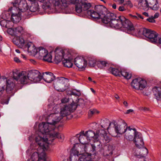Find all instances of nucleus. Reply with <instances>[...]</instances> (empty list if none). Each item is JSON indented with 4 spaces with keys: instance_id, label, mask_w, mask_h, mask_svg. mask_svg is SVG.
I'll list each match as a JSON object with an SVG mask.
<instances>
[{
    "instance_id": "nucleus-44",
    "label": "nucleus",
    "mask_w": 161,
    "mask_h": 161,
    "mask_svg": "<svg viewBox=\"0 0 161 161\" xmlns=\"http://www.w3.org/2000/svg\"><path fill=\"white\" fill-rule=\"evenodd\" d=\"M100 139L104 143H108L110 141V138L107 136V134L102 136Z\"/></svg>"
},
{
    "instance_id": "nucleus-12",
    "label": "nucleus",
    "mask_w": 161,
    "mask_h": 161,
    "mask_svg": "<svg viewBox=\"0 0 161 161\" xmlns=\"http://www.w3.org/2000/svg\"><path fill=\"white\" fill-rule=\"evenodd\" d=\"M17 8H10L8 10L11 11V20L14 23H17L19 22L21 19V13L20 11H17Z\"/></svg>"
},
{
    "instance_id": "nucleus-8",
    "label": "nucleus",
    "mask_w": 161,
    "mask_h": 161,
    "mask_svg": "<svg viewBox=\"0 0 161 161\" xmlns=\"http://www.w3.org/2000/svg\"><path fill=\"white\" fill-rule=\"evenodd\" d=\"M108 69L110 73L116 76H120V74L127 80L130 79L131 77V74L127 72L125 70L121 71L119 70V69L111 67H110Z\"/></svg>"
},
{
    "instance_id": "nucleus-13",
    "label": "nucleus",
    "mask_w": 161,
    "mask_h": 161,
    "mask_svg": "<svg viewBox=\"0 0 161 161\" xmlns=\"http://www.w3.org/2000/svg\"><path fill=\"white\" fill-rule=\"evenodd\" d=\"M55 56L54 61L56 64H58L66 56L65 53H68V52L67 50L56 48L55 50Z\"/></svg>"
},
{
    "instance_id": "nucleus-24",
    "label": "nucleus",
    "mask_w": 161,
    "mask_h": 161,
    "mask_svg": "<svg viewBox=\"0 0 161 161\" xmlns=\"http://www.w3.org/2000/svg\"><path fill=\"white\" fill-rule=\"evenodd\" d=\"M72 3L75 4V10L78 14L83 13V8L81 2L82 0H73Z\"/></svg>"
},
{
    "instance_id": "nucleus-37",
    "label": "nucleus",
    "mask_w": 161,
    "mask_h": 161,
    "mask_svg": "<svg viewBox=\"0 0 161 161\" xmlns=\"http://www.w3.org/2000/svg\"><path fill=\"white\" fill-rule=\"evenodd\" d=\"M39 10V5L37 2H34L31 3V5L30 8V10L31 12L38 11Z\"/></svg>"
},
{
    "instance_id": "nucleus-19",
    "label": "nucleus",
    "mask_w": 161,
    "mask_h": 161,
    "mask_svg": "<svg viewBox=\"0 0 161 161\" xmlns=\"http://www.w3.org/2000/svg\"><path fill=\"white\" fill-rule=\"evenodd\" d=\"M106 14V15L105 14L103 17V18L102 19V20L103 23L107 25L114 19L117 18L116 15L112 13L109 12Z\"/></svg>"
},
{
    "instance_id": "nucleus-18",
    "label": "nucleus",
    "mask_w": 161,
    "mask_h": 161,
    "mask_svg": "<svg viewBox=\"0 0 161 161\" xmlns=\"http://www.w3.org/2000/svg\"><path fill=\"white\" fill-rule=\"evenodd\" d=\"M121 28H125L128 31H131L134 30V28L131 22L125 17L124 20L121 21Z\"/></svg>"
},
{
    "instance_id": "nucleus-31",
    "label": "nucleus",
    "mask_w": 161,
    "mask_h": 161,
    "mask_svg": "<svg viewBox=\"0 0 161 161\" xmlns=\"http://www.w3.org/2000/svg\"><path fill=\"white\" fill-rule=\"evenodd\" d=\"M76 136L77 137H79V140L82 144H86L90 141L86 135H81L79 136V134H77Z\"/></svg>"
},
{
    "instance_id": "nucleus-23",
    "label": "nucleus",
    "mask_w": 161,
    "mask_h": 161,
    "mask_svg": "<svg viewBox=\"0 0 161 161\" xmlns=\"http://www.w3.org/2000/svg\"><path fill=\"white\" fill-rule=\"evenodd\" d=\"M67 55L68 56H65L64 60H63V63L64 66L68 68L71 67L73 65L72 60L73 58L71 57L70 53L68 52Z\"/></svg>"
},
{
    "instance_id": "nucleus-17",
    "label": "nucleus",
    "mask_w": 161,
    "mask_h": 161,
    "mask_svg": "<svg viewBox=\"0 0 161 161\" xmlns=\"http://www.w3.org/2000/svg\"><path fill=\"white\" fill-rule=\"evenodd\" d=\"M135 143L136 146L140 148L143 146L144 142L142 134L140 133H136L133 140Z\"/></svg>"
},
{
    "instance_id": "nucleus-45",
    "label": "nucleus",
    "mask_w": 161,
    "mask_h": 161,
    "mask_svg": "<svg viewBox=\"0 0 161 161\" xmlns=\"http://www.w3.org/2000/svg\"><path fill=\"white\" fill-rule=\"evenodd\" d=\"M97 133L98 134V136L100 137V138L102 136L106 135L105 131L104 129H101L98 130L97 131Z\"/></svg>"
},
{
    "instance_id": "nucleus-15",
    "label": "nucleus",
    "mask_w": 161,
    "mask_h": 161,
    "mask_svg": "<svg viewBox=\"0 0 161 161\" xmlns=\"http://www.w3.org/2000/svg\"><path fill=\"white\" fill-rule=\"evenodd\" d=\"M112 123L114 125L115 131L117 134H122L125 132L127 125L124 121H123V124L121 125H118L114 121Z\"/></svg>"
},
{
    "instance_id": "nucleus-32",
    "label": "nucleus",
    "mask_w": 161,
    "mask_h": 161,
    "mask_svg": "<svg viewBox=\"0 0 161 161\" xmlns=\"http://www.w3.org/2000/svg\"><path fill=\"white\" fill-rule=\"evenodd\" d=\"M86 0H82L81 3L83 8V13H87V10L91 6L90 3L86 2Z\"/></svg>"
},
{
    "instance_id": "nucleus-61",
    "label": "nucleus",
    "mask_w": 161,
    "mask_h": 161,
    "mask_svg": "<svg viewBox=\"0 0 161 161\" xmlns=\"http://www.w3.org/2000/svg\"><path fill=\"white\" fill-rule=\"evenodd\" d=\"M133 111V109H128L127 111V112L126 113V114H128L131 112H132Z\"/></svg>"
},
{
    "instance_id": "nucleus-50",
    "label": "nucleus",
    "mask_w": 161,
    "mask_h": 161,
    "mask_svg": "<svg viewBox=\"0 0 161 161\" xmlns=\"http://www.w3.org/2000/svg\"><path fill=\"white\" fill-rule=\"evenodd\" d=\"M69 101V99L68 98H64L62 99L61 100V104H62V106L63 105V103H65L68 102Z\"/></svg>"
},
{
    "instance_id": "nucleus-20",
    "label": "nucleus",
    "mask_w": 161,
    "mask_h": 161,
    "mask_svg": "<svg viewBox=\"0 0 161 161\" xmlns=\"http://www.w3.org/2000/svg\"><path fill=\"white\" fill-rule=\"evenodd\" d=\"M79 152L74 147L70 152V161H79Z\"/></svg>"
},
{
    "instance_id": "nucleus-34",
    "label": "nucleus",
    "mask_w": 161,
    "mask_h": 161,
    "mask_svg": "<svg viewBox=\"0 0 161 161\" xmlns=\"http://www.w3.org/2000/svg\"><path fill=\"white\" fill-rule=\"evenodd\" d=\"M139 4L143 9L144 10L148 9L149 6L147 0H140Z\"/></svg>"
},
{
    "instance_id": "nucleus-21",
    "label": "nucleus",
    "mask_w": 161,
    "mask_h": 161,
    "mask_svg": "<svg viewBox=\"0 0 161 161\" xmlns=\"http://www.w3.org/2000/svg\"><path fill=\"white\" fill-rule=\"evenodd\" d=\"M42 78L47 83H50L55 79V76L53 74L49 72L43 73Z\"/></svg>"
},
{
    "instance_id": "nucleus-25",
    "label": "nucleus",
    "mask_w": 161,
    "mask_h": 161,
    "mask_svg": "<svg viewBox=\"0 0 161 161\" xmlns=\"http://www.w3.org/2000/svg\"><path fill=\"white\" fill-rule=\"evenodd\" d=\"M11 23L12 22L10 21L7 22L5 20H2L0 22V24L2 26L8 28V29L7 31L8 33L12 35H15V34H14L15 31L14 28H8L9 27L8 25Z\"/></svg>"
},
{
    "instance_id": "nucleus-30",
    "label": "nucleus",
    "mask_w": 161,
    "mask_h": 161,
    "mask_svg": "<svg viewBox=\"0 0 161 161\" xmlns=\"http://www.w3.org/2000/svg\"><path fill=\"white\" fill-rule=\"evenodd\" d=\"M91 159V156L88 154V153H79V161H90Z\"/></svg>"
},
{
    "instance_id": "nucleus-38",
    "label": "nucleus",
    "mask_w": 161,
    "mask_h": 161,
    "mask_svg": "<svg viewBox=\"0 0 161 161\" xmlns=\"http://www.w3.org/2000/svg\"><path fill=\"white\" fill-rule=\"evenodd\" d=\"M98 67L100 69L109 67V64L105 61H99L97 63Z\"/></svg>"
},
{
    "instance_id": "nucleus-55",
    "label": "nucleus",
    "mask_w": 161,
    "mask_h": 161,
    "mask_svg": "<svg viewBox=\"0 0 161 161\" xmlns=\"http://www.w3.org/2000/svg\"><path fill=\"white\" fill-rule=\"evenodd\" d=\"M14 60L15 62L18 63H21V61L17 57H15L14 58Z\"/></svg>"
},
{
    "instance_id": "nucleus-2",
    "label": "nucleus",
    "mask_w": 161,
    "mask_h": 161,
    "mask_svg": "<svg viewBox=\"0 0 161 161\" xmlns=\"http://www.w3.org/2000/svg\"><path fill=\"white\" fill-rule=\"evenodd\" d=\"M57 138L60 141H62L64 138L63 134L58 132H55L48 134V133H41L38 128V136L36 137V147L34 148L35 151L32 154L31 160L32 161H46V154L44 151L48 146L49 141L52 142L55 139Z\"/></svg>"
},
{
    "instance_id": "nucleus-57",
    "label": "nucleus",
    "mask_w": 161,
    "mask_h": 161,
    "mask_svg": "<svg viewBox=\"0 0 161 161\" xmlns=\"http://www.w3.org/2000/svg\"><path fill=\"white\" fill-rule=\"evenodd\" d=\"M136 15L137 16V19H139V18L141 19H144L143 17L139 14L137 13Z\"/></svg>"
},
{
    "instance_id": "nucleus-58",
    "label": "nucleus",
    "mask_w": 161,
    "mask_h": 161,
    "mask_svg": "<svg viewBox=\"0 0 161 161\" xmlns=\"http://www.w3.org/2000/svg\"><path fill=\"white\" fill-rule=\"evenodd\" d=\"M159 16V14L158 13H155L154 16H153V17L154 18V19L157 18H158Z\"/></svg>"
},
{
    "instance_id": "nucleus-56",
    "label": "nucleus",
    "mask_w": 161,
    "mask_h": 161,
    "mask_svg": "<svg viewBox=\"0 0 161 161\" xmlns=\"http://www.w3.org/2000/svg\"><path fill=\"white\" fill-rule=\"evenodd\" d=\"M126 4L128 5L130 8L132 7L133 6L130 0H129L127 2Z\"/></svg>"
},
{
    "instance_id": "nucleus-26",
    "label": "nucleus",
    "mask_w": 161,
    "mask_h": 161,
    "mask_svg": "<svg viewBox=\"0 0 161 161\" xmlns=\"http://www.w3.org/2000/svg\"><path fill=\"white\" fill-rule=\"evenodd\" d=\"M37 52L36 55H37L38 56L39 58L42 59L44 57H45V55H47V53H48V51L45 48L42 47H40L37 48ZM46 58V57H45Z\"/></svg>"
},
{
    "instance_id": "nucleus-16",
    "label": "nucleus",
    "mask_w": 161,
    "mask_h": 161,
    "mask_svg": "<svg viewBox=\"0 0 161 161\" xmlns=\"http://www.w3.org/2000/svg\"><path fill=\"white\" fill-rule=\"evenodd\" d=\"M138 133L135 128H132L130 126L128 127L127 126L125 130V138L127 140L132 141L136 134Z\"/></svg>"
},
{
    "instance_id": "nucleus-64",
    "label": "nucleus",
    "mask_w": 161,
    "mask_h": 161,
    "mask_svg": "<svg viewBox=\"0 0 161 161\" xmlns=\"http://www.w3.org/2000/svg\"><path fill=\"white\" fill-rule=\"evenodd\" d=\"M123 103L125 106L126 107L128 106V103L127 102L124 101Z\"/></svg>"
},
{
    "instance_id": "nucleus-41",
    "label": "nucleus",
    "mask_w": 161,
    "mask_h": 161,
    "mask_svg": "<svg viewBox=\"0 0 161 161\" xmlns=\"http://www.w3.org/2000/svg\"><path fill=\"white\" fill-rule=\"evenodd\" d=\"M14 84H11V85L9 84L7 85L6 91L8 93L10 94L12 92V90L14 88Z\"/></svg>"
},
{
    "instance_id": "nucleus-63",
    "label": "nucleus",
    "mask_w": 161,
    "mask_h": 161,
    "mask_svg": "<svg viewBox=\"0 0 161 161\" xmlns=\"http://www.w3.org/2000/svg\"><path fill=\"white\" fill-rule=\"evenodd\" d=\"M142 14L146 17H148L149 16L148 14L146 12H143Z\"/></svg>"
},
{
    "instance_id": "nucleus-39",
    "label": "nucleus",
    "mask_w": 161,
    "mask_h": 161,
    "mask_svg": "<svg viewBox=\"0 0 161 161\" xmlns=\"http://www.w3.org/2000/svg\"><path fill=\"white\" fill-rule=\"evenodd\" d=\"M88 138L90 140V138L95 137L97 138V135H96L95 133L92 130H89L86 131V135Z\"/></svg>"
},
{
    "instance_id": "nucleus-49",
    "label": "nucleus",
    "mask_w": 161,
    "mask_h": 161,
    "mask_svg": "<svg viewBox=\"0 0 161 161\" xmlns=\"http://www.w3.org/2000/svg\"><path fill=\"white\" fill-rule=\"evenodd\" d=\"M147 20L151 23H154L155 22V20H154V19L153 16L149 17L147 19Z\"/></svg>"
},
{
    "instance_id": "nucleus-36",
    "label": "nucleus",
    "mask_w": 161,
    "mask_h": 161,
    "mask_svg": "<svg viewBox=\"0 0 161 161\" xmlns=\"http://www.w3.org/2000/svg\"><path fill=\"white\" fill-rule=\"evenodd\" d=\"M139 155L141 156V157L143 158V160H146L144 159V157L147 155L148 153V150L146 147H143L140 149Z\"/></svg>"
},
{
    "instance_id": "nucleus-52",
    "label": "nucleus",
    "mask_w": 161,
    "mask_h": 161,
    "mask_svg": "<svg viewBox=\"0 0 161 161\" xmlns=\"http://www.w3.org/2000/svg\"><path fill=\"white\" fill-rule=\"evenodd\" d=\"M23 35L26 36L28 37H30L31 36V34L25 30Z\"/></svg>"
},
{
    "instance_id": "nucleus-47",
    "label": "nucleus",
    "mask_w": 161,
    "mask_h": 161,
    "mask_svg": "<svg viewBox=\"0 0 161 161\" xmlns=\"http://www.w3.org/2000/svg\"><path fill=\"white\" fill-rule=\"evenodd\" d=\"M9 100V97L5 99H3L1 102V103L2 104H8V101Z\"/></svg>"
},
{
    "instance_id": "nucleus-60",
    "label": "nucleus",
    "mask_w": 161,
    "mask_h": 161,
    "mask_svg": "<svg viewBox=\"0 0 161 161\" xmlns=\"http://www.w3.org/2000/svg\"><path fill=\"white\" fill-rule=\"evenodd\" d=\"M86 135V131L85 133H84V131H81L80 133V136L81 135Z\"/></svg>"
},
{
    "instance_id": "nucleus-10",
    "label": "nucleus",
    "mask_w": 161,
    "mask_h": 161,
    "mask_svg": "<svg viewBox=\"0 0 161 161\" xmlns=\"http://www.w3.org/2000/svg\"><path fill=\"white\" fill-rule=\"evenodd\" d=\"M13 3V8H17V11H20L21 13L24 12L28 10V7L26 1L25 0H21L18 3L17 0L14 1Z\"/></svg>"
},
{
    "instance_id": "nucleus-59",
    "label": "nucleus",
    "mask_w": 161,
    "mask_h": 161,
    "mask_svg": "<svg viewBox=\"0 0 161 161\" xmlns=\"http://www.w3.org/2000/svg\"><path fill=\"white\" fill-rule=\"evenodd\" d=\"M70 94L71 95H73L76 96H79V95L77 93H76L74 91H72L71 92Z\"/></svg>"
},
{
    "instance_id": "nucleus-40",
    "label": "nucleus",
    "mask_w": 161,
    "mask_h": 161,
    "mask_svg": "<svg viewBox=\"0 0 161 161\" xmlns=\"http://www.w3.org/2000/svg\"><path fill=\"white\" fill-rule=\"evenodd\" d=\"M14 28V34H15L20 33L23 35L25 29L22 26H19Z\"/></svg>"
},
{
    "instance_id": "nucleus-54",
    "label": "nucleus",
    "mask_w": 161,
    "mask_h": 161,
    "mask_svg": "<svg viewBox=\"0 0 161 161\" xmlns=\"http://www.w3.org/2000/svg\"><path fill=\"white\" fill-rule=\"evenodd\" d=\"M12 79H9L8 80H7L6 82H7V85L9 84L11 85V84H14L13 82L12 81Z\"/></svg>"
},
{
    "instance_id": "nucleus-1",
    "label": "nucleus",
    "mask_w": 161,
    "mask_h": 161,
    "mask_svg": "<svg viewBox=\"0 0 161 161\" xmlns=\"http://www.w3.org/2000/svg\"><path fill=\"white\" fill-rule=\"evenodd\" d=\"M62 106V104L60 103L48 108V111H51V108L52 110L51 114L46 118L47 122H42L39 125V130L41 133H48L53 130L56 124L59 122L63 117L69 115L77 108L76 105L72 104Z\"/></svg>"
},
{
    "instance_id": "nucleus-48",
    "label": "nucleus",
    "mask_w": 161,
    "mask_h": 161,
    "mask_svg": "<svg viewBox=\"0 0 161 161\" xmlns=\"http://www.w3.org/2000/svg\"><path fill=\"white\" fill-rule=\"evenodd\" d=\"M100 142L98 141H97L96 142H95L94 143L92 144L93 146H92V147H93V149H94V148H96V146H100Z\"/></svg>"
},
{
    "instance_id": "nucleus-5",
    "label": "nucleus",
    "mask_w": 161,
    "mask_h": 161,
    "mask_svg": "<svg viewBox=\"0 0 161 161\" xmlns=\"http://www.w3.org/2000/svg\"><path fill=\"white\" fill-rule=\"evenodd\" d=\"M107 8L103 5H97L94 7V10H88L87 14L94 19H102L107 13Z\"/></svg>"
},
{
    "instance_id": "nucleus-22",
    "label": "nucleus",
    "mask_w": 161,
    "mask_h": 161,
    "mask_svg": "<svg viewBox=\"0 0 161 161\" xmlns=\"http://www.w3.org/2000/svg\"><path fill=\"white\" fill-rule=\"evenodd\" d=\"M13 42L18 47L22 48L25 43V40L21 36L15 37L13 39Z\"/></svg>"
},
{
    "instance_id": "nucleus-28",
    "label": "nucleus",
    "mask_w": 161,
    "mask_h": 161,
    "mask_svg": "<svg viewBox=\"0 0 161 161\" xmlns=\"http://www.w3.org/2000/svg\"><path fill=\"white\" fill-rule=\"evenodd\" d=\"M92 144H89L86 146H84V150L86 153H88V154L91 156L92 155H94L96 153V148H95L93 149Z\"/></svg>"
},
{
    "instance_id": "nucleus-7",
    "label": "nucleus",
    "mask_w": 161,
    "mask_h": 161,
    "mask_svg": "<svg viewBox=\"0 0 161 161\" xmlns=\"http://www.w3.org/2000/svg\"><path fill=\"white\" fill-rule=\"evenodd\" d=\"M146 85V81L140 77L133 80L131 83L132 87L137 90H142L145 88Z\"/></svg>"
},
{
    "instance_id": "nucleus-53",
    "label": "nucleus",
    "mask_w": 161,
    "mask_h": 161,
    "mask_svg": "<svg viewBox=\"0 0 161 161\" xmlns=\"http://www.w3.org/2000/svg\"><path fill=\"white\" fill-rule=\"evenodd\" d=\"M118 10L119 11H125L126 10V9L125 8L124 6H120L119 7Z\"/></svg>"
},
{
    "instance_id": "nucleus-35",
    "label": "nucleus",
    "mask_w": 161,
    "mask_h": 161,
    "mask_svg": "<svg viewBox=\"0 0 161 161\" xmlns=\"http://www.w3.org/2000/svg\"><path fill=\"white\" fill-rule=\"evenodd\" d=\"M153 91L154 95L156 99L158 100V98H159L160 95L161 94V88L159 87H155L153 88Z\"/></svg>"
},
{
    "instance_id": "nucleus-9",
    "label": "nucleus",
    "mask_w": 161,
    "mask_h": 161,
    "mask_svg": "<svg viewBox=\"0 0 161 161\" xmlns=\"http://www.w3.org/2000/svg\"><path fill=\"white\" fill-rule=\"evenodd\" d=\"M61 6L59 0H46L42 5V8L44 10L52 7L56 9H58Z\"/></svg>"
},
{
    "instance_id": "nucleus-51",
    "label": "nucleus",
    "mask_w": 161,
    "mask_h": 161,
    "mask_svg": "<svg viewBox=\"0 0 161 161\" xmlns=\"http://www.w3.org/2000/svg\"><path fill=\"white\" fill-rule=\"evenodd\" d=\"M97 112V110L95 109H90L88 113L89 115L91 114L92 115L95 114Z\"/></svg>"
},
{
    "instance_id": "nucleus-46",
    "label": "nucleus",
    "mask_w": 161,
    "mask_h": 161,
    "mask_svg": "<svg viewBox=\"0 0 161 161\" xmlns=\"http://www.w3.org/2000/svg\"><path fill=\"white\" fill-rule=\"evenodd\" d=\"M62 5L64 7H67V5L70 3H72L73 0H61Z\"/></svg>"
},
{
    "instance_id": "nucleus-11",
    "label": "nucleus",
    "mask_w": 161,
    "mask_h": 161,
    "mask_svg": "<svg viewBox=\"0 0 161 161\" xmlns=\"http://www.w3.org/2000/svg\"><path fill=\"white\" fill-rule=\"evenodd\" d=\"M87 61L85 60L83 57H78L74 59V63L78 68L80 71H82L85 69L87 65Z\"/></svg>"
},
{
    "instance_id": "nucleus-43",
    "label": "nucleus",
    "mask_w": 161,
    "mask_h": 161,
    "mask_svg": "<svg viewBox=\"0 0 161 161\" xmlns=\"http://www.w3.org/2000/svg\"><path fill=\"white\" fill-rule=\"evenodd\" d=\"M88 64L90 66H94L96 63V60L92 58H89L87 60Z\"/></svg>"
},
{
    "instance_id": "nucleus-42",
    "label": "nucleus",
    "mask_w": 161,
    "mask_h": 161,
    "mask_svg": "<svg viewBox=\"0 0 161 161\" xmlns=\"http://www.w3.org/2000/svg\"><path fill=\"white\" fill-rule=\"evenodd\" d=\"M45 57H46V59L45 58V57H44L42 58L44 61L49 62H52V56L50 53H47V55H45Z\"/></svg>"
},
{
    "instance_id": "nucleus-3",
    "label": "nucleus",
    "mask_w": 161,
    "mask_h": 161,
    "mask_svg": "<svg viewBox=\"0 0 161 161\" xmlns=\"http://www.w3.org/2000/svg\"><path fill=\"white\" fill-rule=\"evenodd\" d=\"M13 77L15 80L19 81L21 84H26L29 81L36 82L40 81L42 76L40 72L38 70H31L27 74L26 72H20L17 70L13 72Z\"/></svg>"
},
{
    "instance_id": "nucleus-33",
    "label": "nucleus",
    "mask_w": 161,
    "mask_h": 161,
    "mask_svg": "<svg viewBox=\"0 0 161 161\" xmlns=\"http://www.w3.org/2000/svg\"><path fill=\"white\" fill-rule=\"evenodd\" d=\"M111 124V122L108 119H105L101 121V126L105 129L109 128Z\"/></svg>"
},
{
    "instance_id": "nucleus-29",
    "label": "nucleus",
    "mask_w": 161,
    "mask_h": 161,
    "mask_svg": "<svg viewBox=\"0 0 161 161\" xmlns=\"http://www.w3.org/2000/svg\"><path fill=\"white\" fill-rule=\"evenodd\" d=\"M149 8L154 10H157L159 8L158 0H147Z\"/></svg>"
},
{
    "instance_id": "nucleus-62",
    "label": "nucleus",
    "mask_w": 161,
    "mask_h": 161,
    "mask_svg": "<svg viewBox=\"0 0 161 161\" xmlns=\"http://www.w3.org/2000/svg\"><path fill=\"white\" fill-rule=\"evenodd\" d=\"M84 102V100L82 99H79L78 100V102L79 104L80 103H82V102Z\"/></svg>"
},
{
    "instance_id": "nucleus-14",
    "label": "nucleus",
    "mask_w": 161,
    "mask_h": 161,
    "mask_svg": "<svg viewBox=\"0 0 161 161\" xmlns=\"http://www.w3.org/2000/svg\"><path fill=\"white\" fill-rule=\"evenodd\" d=\"M125 19V17L123 16H119L118 19H114L110 22H109L107 25L108 26H110L111 28H114L115 29H119L121 28V21L124 20Z\"/></svg>"
},
{
    "instance_id": "nucleus-27",
    "label": "nucleus",
    "mask_w": 161,
    "mask_h": 161,
    "mask_svg": "<svg viewBox=\"0 0 161 161\" xmlns=\"http://www.w3.org/2000/svg\"><path fill=\"white\" fill-rule=\"evenodd\" d=\"M25 47L27 49L28 52L31 53L33 54L36 55L37 52V49H36L33 44L31 42H28L25 45Z\"/></svg>"
},
{
    "instance_id": "nucleus-4",
    "label": "nucleus",
    "mask_w": 161,
    "mask_h": 161,
    "mask_svg": "<svg viewBox=\"0 0 161 161\" xmlns=\"http://www.w3.org/2000/svg\"><path fill=\"white\" fill-rule=\"evenodd\" d=\"M138 34L140 36L144 35L148 38L149 41L155 44L161 48V37L158 38V34L154 31L144 28H141L137 30Z\"/></svg>"
},
{
    "instance_id": "nucleus-6",
    "label": "nucleus",
    "mask_w": 161,
    "mask_h": 161,
    "mask_svg": "<svg viewBox=\"0 0 161 161\" xmlns=\"http://www.w3.org/2000/svg\"><path fill=\"white\" fill-rule=\"evenodd\" d=\"M69 80L68 79L63 77L59 78L57 80L54 81L53 83L55 88L59 92H64L69 86L68 82Z\"/></svg>"
}]
</instances>
